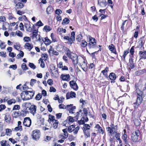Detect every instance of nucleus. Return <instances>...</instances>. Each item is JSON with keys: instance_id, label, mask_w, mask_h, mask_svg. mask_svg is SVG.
I'll use <instances>...</instances> for the list:
<instances>
[{"instance_id": "nucleus-1", "label": "nucleus", "mask_w": 146, "mask_h": 146, "mask_svg": "<svg viewBox=\"0 0 146 146\" xmlns=\"http://www.w3.org/2000/svg\"><path fill=\"white\" fill-rule=\"evenodd\" d=\"M34 91H25L21 94V97L23 100H27L32 98L35 94Z\"/></svg>"}, {"instance_id": "nucleus-2", "label": "nucleus", "mask_w": 146, "mask_h": 146, "mask_svg": "<svg viewBox=\"0 0 146 146\" xmlns=\"http://www.w3.org/2000/svg\"><path fill=\"white\" fill-rule=\"evenodd\" d=\"M32 39L35 41H39L40 42H42L43 40L40 36L38 34V29L34 31L32 33V35L31 36Z\"/></svg>"}, {"instance_id": "nucleus-3", "label": "nucleus", "mask_w": 146, "mask_h": 146, "mask_svg": "<svg viewBox=\"0 0 146 146\" xmlns=\"http://www.w3.org/2000/svg\"><path fill=\"white\" fill-rule=\"evenodd\" d=\"M89 41L88 47L90 49L96 48V42L95 39L91 36H89Z\"/></svg>"}, {"instance_id": "nucleus-4", "label": "nucleus", "mask_w": 146, "mask_h": 146, "mask_svg": "<svg viewBox=\"0 0 146 146\" xmlns=\"http://www.w3.org/2000/svg\"><path fill=\"white\" fill-rule=\"evenodd\" d=\"M64 38L68 41V42L69 44H71L72 42L74 41L75 40V33L73 31L71 32L70 38H69L68 36H64Z\"/></svg>"}, {"instance_id": "nucleus-5", "label": "nucleus", "mask_w": 146, "mask_h": 146, "mask_svg": "<svg viewBox=\"0 0 146 146\" xmlns=\"http://www.w3.org/2000/svg\"><path fill=\"white\" fill-rule=\"evenodd\" d=\"M139 135V131L137 130H136L133 133L131 136V139L133 142L137 141Z\"/></svg>"}, {"instance_id": "nucleus-6", "label": "nucleus", "mask_w": 146, "mask_h": 146, "mask_svg": "<svg viewBox=\"0 0 146 146\" xmlns=\"http://www.w3.org/2000/svg\"><path fill=\"white\" fill-rule=\"evenodd\" d=\"M79 126H77L76 128L73 125H72L68 127V130L69 133H71L73 131H74L73 133L74 134H76L79 129Z\"/></svg>"}, {"instance_id": "nucleus-7", "label": "nucleus", "mask_w": 146, "mask_h": 146, "mask_svg": "<svg viewBox=\"0 0 146 146\" xmlns=\"http://www.w3.org/2000/svg\"><path fill=\"white\" fill-rule=\"evenodd\" d=\"M107 131L111 135L115 134L116 133H117V126L115 125V127L112 128L110 127H108L107 128Z\"/></svg>"}, {"instance_id": "nucleus-8", "label": "nucleus", "mask_w": 146, "mask_h": 146, "mask_svg": "<svg viewBox=\"0 0 146 146\" xmlns=\"http://www.w3.org/2000/svg\"><path fill=\"white\" fill-rule=\"evenodd\" d=\"M31 120L29 117H26L24 118L23 122V125L27 127H30L31 125Z\"/></svg>"}, {"instance_id": "nucleus-9", "label": "nucleus", "mask_w": 146, "mask_h": 146, "mask_svg": "<svg viewBox=\"0 0 146 146\" xmlns=\"http://www.w3.org/2000/svg\"><path fill=\"white\" fill-rule=\"evenodd\" d=\"M32 137L34 139H38L40 137V133L39 130H35L33 131Z\"/></svg>"}, {"instance_id": "nucleus-10", "label": "nucleus", "mask_w": 146, "mask_h": 146, "mask_svg": "<svg viewBox=\"0 0 146 146\" xmlns=\"http://www.w3.org/2000/svg\"><path fill=\"white\" fill-rule=\"evenodd\" d=\"M14 3L15 4V7L16 9H21L24 7L23 4L21 2H20V0H14Z\"/></svg>"}, {"instance_id": "nucleus-11", "label": "nucleus", "mask_w": 146, "mask_h": 146, "mask_svg": "<svg viewBox=\"0 0 146 146\" xmlns=\"http://www.w3.org/2000/svg\"><path fill=\"white\" fill-rule=\"evenodd\" d=\"M124 133L123 134L122 137V139L124 141L125 144L129 146L128 144L129 142V138L127 136V135L126 134V131L125 129L124 130Z\"/></svg>"}, {"instance_id": "nucleus-12", "label": "nucleus", "mask_w": 146, "mask_h": 146, "mask_svg": "<svg viewBox=\"0 0 146 146\" xmlns=\"http://www.w3.org/2000/svg\"><path fill=\"white\" fill-rule=\"evenodd\" d=\"M70 87L74 90H77L78 89V86L76 82L73 80L69 82Z\"/></svg>"}, {"instance_id": "nucleus-13", "label": "nucleus", "mask_w": 146, "mask_h": 146, "mask_svg": "<svg viewBox=\"0 0 146 146\" xmlns=\"http://www.w3.org/2000/svg\"><path fill=\"white\" fill-rule=\"evenodd\" d=\"M76 108L75 106H73L72 104L67 105L66 106V109L68 110L70 113H74V111Z\"/></svg>"}, {"instance_id": "nucleus-14", "label": "nucleus", "mask_w": 146, "mask_h": 146, "mask_svg": "<svg viewBox=\"0 0 146 146\" xmlns=\"http://www.w3.org/2000/svg\"><path fill=\"white\" fill-rule=\"evenodd\" d=\"M138 96H137L136 102L133 103L135 105L136 104L135 106H134L135 108H137L138 106L141 103L142 100V96L138 94Z\"/></svg>"}, {"instance_id": "nucleus-15", "label": "nucleus", "mask_w": 146, "mask_h": 146, "mask_svg": "<svg viewBox=\"0 0 146 146\" xmlns=\"http://www.w3.org/2000/svg\"><path fill=\"white\" fill-rule=\"evenodd\" d=\"M139 55L140 57V59H146V51L143 50H140L139 51Z\"/></svg>"}, {"instance_id": "nucleus-16", "label": "nucleus", "mask_w": 146, "mask_h": 146, "mask_svg": "<svg viewBox=\"0 0 146 146\" xmlns=\"http://www.w3.org/2000/svg\"><path fill=\"white\" fill-rule=\"evenodd\" d=\"M29 109L31 113L34 116L36 113V106L34 105H31Z\"/></svg>"}, {"instance_id": "nucleus-17", "label": "nucleus", "mask_w": 146, "mask_h": 146, "mask_svg": "<svg viewBox=\"0 0 146 146\" xmlns=\"http://www.w3.org/2000/svg\"><path fill=\"white\" fill-rule=\"evenodd\" d=\"M52 69H50V72L51 73L52 76L54 77H56L57 76L58 72L55 69V68L54 66H52Z\"/></svg>"}, {"instance_id": "nucleus-18", "label": "nucleus", "mask_w": 146, "mask_h": 146, "mask_svg": "<svg viewBox=\"0 0 146 146\" xmlns=\"http://www.w3.org/2000/svg\"><path fill=\"white\" fill-rule=\"evenodd\" d=\"M60 78L63 80L68 81L70 80V76L69 74H62Z\"/></svg>"}, {"instance_id": "nucleus-19", "label": "nucleus", "mask_w": 146, "mask_h": 146, "mask_svg": "<svg viewBox=\"0 0 146 146\" xmlns=\"http://www.w3.org/2000/svg\"><path fill=\"white\" fill-rule=\"evenodd\" d=\"M21 124L22 123L21 121H18L17 122V126L16 127L14 128V130L16 131H22L23 130V128Z\"/></svg>"}, {"instance_id": "nucleus-20", "label": "nucleus", "mask_w": 146, "mask_h": 146, "mask_svg": "<svg viewBox=\"0 0 146 146\" xmlns=\"http://www.w3.org/2000/svg\"><path fill=\"white\" fill-rule=\"evenodd\" d=\"M76 95V93L74 92H71L68 93L66 95L67 99H69L70 98H75Z\"/></svg>"}, {"instance_id": "nucleus-21", "label": "nucleus", "mask_w": 146, "mask_h": 146, "mask_svg": "<svg viewBox=\"0 0 146 146\" xmlns=\"http://www.w3.org/2000/svg\"><path fill=\"white\" fill-rule=\"evenodd\" d=\"M66 54L67 56L71 59L74 57V56L76 57V55L75 53L71 52L69 50L67 51Z\"/></svg>"}, {"instance_id": "nucleus-22", "label": "nucleus", "mask_w": 146, "mask_h": 146, "mask_svg": "<svg viewBox=\"0 0 146 146\" xmlns=\"http://www.w3.org/2000/svg\"><path fill=\"white\" fill-rule=\"evenodd\" d=\"M108 48L112 52L116 54L117 52L115 46L113 44H111L109 45Z\"/></svg>"}, {"instance_id": "nucleus-23", "label": "nucleus", "mask_w": 146, "mask_h": 146, "mask_svg": "<svg viewBox=\"0 0 146 146\" xmlns=\"http://www.w3.org/2000/svg\"><path fill=\"white\" fill-rule=\"evenodd\" d=\"M81 60L83 61L82 64H81V68L82 69L84 70V69H86L87 67V65L86 63L85 62L84 59L82 58L81 59Z\"/></svg>"}, {"instance_id": "nucleus-24", "label": "nucleus", "mask_w": 146, "mask_h": 146, "mask_svg": "<svg viewBox=\"0 0 146 146\" xmlns=\"http://www.w3.org/2000/svg\"><path fill=\"white\" fill-rule=\"evenodd\" d=\"M146 71V70L145 69L138 70L135 72V74L136 76H139L143 74Z\"/></svg>"}, {"instance_id": "nucleus-25", "label": "nucleus", "mask_w": 146, "mask_h": 146, "mask_svg": "<svg viewBox=\"0 0 146 146\" xmlns=\"http://www.w3.org/2000/svg\"><path fill=\"white\" fill-rule=\"evenodd\" d=\"M65 46L60 44H58L56 47L57 50L59 52L63 51L65 50Z\"/></svg>"}, {"instance_id": "nucleus-26", "label": "nucleus", "mask_w": 146, "mask_h": 146, "mask_svg": "<svg viewBox=\"0 0 146 146\" xmlns=\"http://www.w3.org/2000/svg\"><path fill=\"white\" fill-rule=\"evenodd\" d=\"M129 66L130 67L129 68L130 70L134 68L135 66L134 64L133 63V60L132 58H130L129 59Z\"/></svg>"}, {"instance_id": "nucleus-27", "label": "nucleus", "mask_w": 146, "mask_h": 146, "mask_svg": "<svg viewBox=\"0 0 146 146\" xmlns=\"http://www.w3.org/2000/svg\"><path fill=\"white\" fill-rule=\"evenodd\" d=\"M49 118L48 120V121L49 123H51V121L54 122L55 120H56L55 119L54 116L52 115H51L49 114Z\"/></svg>"}, {"instance_id": "nucleus-28", "label": "nucleus", "mask_w": 146, "mask_h": 146, "mask_svg": "<svg viewBox=\"0 0 146 146\" xmlns=\"http://www.w3.org/2000/svg\"><path fill=\"white\" fill-rule=\"evenodd\" d=\"M24 47L25 48L30 50L33 48V46L32 45L31 46L29 43L27 42L25 44Z\"/></svg>"}, {"instance_id": "nucleus-29", "label": "nucleus", "mask_w": 146, "mask_h": 146, "mask_svg": "<svg viewBox=\"0 0 146 146\" xmlns=\"http://www.w3.org/2000/svg\"><path fill=\"white\" fill-rule=\"evenodd\" d=\"M139 29V28H136V29H135L134 30L135 31L134 34V36L135 38L137 37L139 33L140 32Z\"/></svg>"}, {"instance_id": "nucleus-30", "label": "nucleus", "mask_w": 146, "mask_h": 146, "mask_svg": "<svg viewBox=\"0 0 146 146\" xmlns=\"http://www.w3.org/2000/svg\"><path fill=\"white\" fill-rule=\"evenodd\" d=\"M109 78L110 80H114L116 78V76L114 73H111L109 76Z\"/></svg>"}, {"instance_id": "nucleus-31", "label": "nucleus", "mask_w": 146, "mask_h": 146, "mask_svg": "<svg viewBox=\"0 0 146 146\" xmlns=\"http://www.w3.org/2000/svg\"><path fill=\"white\" fill-rule=\"evenodd\" d=\"M108 70V68L106 67L105 69L102 71L101 72L103 73V74L105 76L107 77L108 76L107 73Z\"/></svg>"}, {"instance_id": "nucleus-32", "label": "nucleus", "mask_w": 146, "mask_h": 146, "mask_svg": "<svg viewBox=\"0 0 146 146\" xmlns=\"http://www.w3.org/2000/svg\"><path fill=\"white\" fill-rule=\"evenodd\" d=\"M68 129L67 128H66L62 130L63 132V135L64 136L65 138H67L68 136Z\"/></svg>"}, {"instance_id": "nucleus-33", "label": "nucleus", "mask_w": 146, "mask_h": 146, "mask_svg": "<svg viewBox=\"0 0 146 146\" xmlns=\"http://www.w3.org/2000/svg\"><path fill=\"white\" fill-rule=\"evenodd\" d=\"M76 57H74L71 59L72 60L73 63L74 64H77L78 62V60L77 55H76Z\"/></svg>"}, {"instance_id": "nucleus-34", "label": "nucleus", "mask_w": 146, "mask_h": 146, "mask_svg": "<svg viewBox=\"0 0 146 146\" xmlns=\"http://www.w3.org/2000/svg\"><path fill=\"white\" fill-rule=\"evenodd\" d=\"M138 42L139 43V45L138 46V47L140 48L142 47L144 45L145 43V41L142 40L141 38Z\"/></svg>"}, {"instance_id": "nucleus-35", "label": "nucleus", "mask_w": 146, "mask_h": 146, "mask_svg": "<svg viewBox=\"0 0 146 146\" xmlns=\"http://www.w3.org/2000/svg\"><path fill=\"white\" fill-rule=\"evenodd\" d=\"M58 33L59 32L60 35L61 34V33H65L66 32V30L65 29H63V28H58L57 29Z\"/></svg>"}, {"instance_id": "nucleus-36", "label": "nucleus", "mask_w": 146, "mask_h": 146, "mask_svg": "<svg viewBox=\"0 0 146 146\" xmlns=\"http://www.w3.org/2000/svg\"><path fill=\"white\" fill-rule=\"evenodd\" d=\"M46 13L47 14H50L52 12V9L51 6H49L46 9Z\"/></svg>"}, {"instance_id": "nucleus-37", "label": "nucleus", "mask_w": 146, "mask_h": 146, "mask_svg": "<svg viewBox=\"0 0 146 146\" xmlns=\"http://www.w3.org/2000/svg\"><path fill=\"white\" fill-rule=\"evenodd\" d=\"M87 44H88L86 41L82 40L81 43L80 44V45L82 47L84 48L86 46Z\"/></svg>"}, {"instance_id": "nucleus-38", "label": "nucleus", "mask_w": 146, "mask_h": 146, "mask_svg": "<svg viewBox=\"0 0 146 146\" xmlns=\"http://www.w3.org/2000/svg\"><path fill=\"white\" fill-rule=\"evenodd\" d=\"M1 144L2 146H10L7 141H3L1 142Z\"/></svg>"}, {"instance_id": "nucleus-39", "label": "nucleus", "mask_w": 146, "mask_h": 146, "mask_svg": "<svg viewBox=\"0 0 146 146\" xmlns=\"http://www.w3.org/2000/svg\"><path fill=\"white\" fill-rule=\"evenodd\" d=\"M135 125L136 126H138L140 124V123L139 120L135 119L133 120Z\"/></svg>"}, {"instance_id": "nucleus-40", "label": "nucleus", "mask_w": 146, "mask_h": 146, "mask_svg": "<svg viewBox=\"0 0 146 146\" xmlns=\"http://www.w3.org/2000/svg\"><path fill=\"white\" fill-rule=\"evenodd\" d=\"M70 22V20L68 18H65L62 21L63 24H67Z\"/></svg>"}, {"instance_id": "nucleus-41", "label": "nucleus", "mask_w": 146, "mask_h": 146, "mask_svg": "<svg viewBox=\"0 0 146 146\" xmlns=\"http://www.w3.org/2000/svg\"><path fill=\"white\" fill-rule=\"evenodd\" d=\"M45 40L44 41L45 44L46 45H49L51 43V40L49 39L47 37H46L45 38Z\"/></svg>"}, {"instance_id": "nucleus-42", "label": "nucleus", "mask_w": 146, "mask_h": 146, "mask_svg": "<svg viewBox=\"0 0 146 146\" xmlns=\"http://www.w3.org/2000/svg\"><path fill=\"white\" fill-rule=\"evenodd\" d=\"M24 53L23 51H20V53L17 55V58L19 59L23 57L24 56Z\"/></svg>"}, {"instance_id": "nucleus-43", "label": "nucleus", "mask_w": 146, "mask_h": 146, "mask_svg": "<svg viewBox=\"0 0 146 146\" xmlns=\"http://www.w3.org/2000/svg\"><path fill=\"white\" fill-rule=\"evenodd\" d=\"M53 127L54 128L56 129L57 128L58 125V121L57 120H55L53 122Z\"/></svg>"}, {"instance_id": "nucleus-44", "label": "nucleus", "mask_w": 146, "mask_h": 146, "mask_svg": "<svg viewBox=\"0 0 146 146\" xmlns=\"http://www.w3.org/2000/svg\"><path fill=\"white\" fill-rule=\"evenodd\" d=\"M129 50L127 49L124 52V54L123 56V60L124 61L125 60V57L126 55L129 53Z\"/></svg>"}, {"instance_id": "nucleus-45", "label": "nucleus", "mask_w": 146, "mask_h": 146, "mask_svg": "<svg viewBox=\"0 0 146 146\" xmlns=\"http://www.w3.org/2000/svg\"><path fill=\"white\" fill-rule=\"evenodd\" d=\"M15 100L14 99H12L8 101L7 103L8 104L11 105L13 103H15Z\"/></svg>"}, {"instance_id": "nucleus-46", "label": "nucleus", "mask_w": 146, "mask_h": 146, "mask_svg": "<svg viewBox=\"0 0 146 146\" xmlns=\"http://www.w3.org/2000/svg\"><path fill=\"white\" fill-rule=\"evenodd\" d=\"M50 36L53 42L57 41V39L56 38L53 33L51 34Z\"/></svg>"}, {"instance_id": "nucleus-47", "label": "nucleus", "mask_w": 146, "mask_h": 146, "mask_svg": "<svg viewBox=\"0 0 146 146\" xmlns=\"http://www.w3.org/2000/svg\"><path fill=\"white\" fill-rule=\"evenodd\" d=\"M11 130L10 129H6V134L8 135H10L11 134Z\"/></svg>"}, {"instance_id": "nucleus-48", "label": "nucleus", "mask_w": 146, "mask_h": 146, "mask_svg": "<svg viewBox=\"0 0 146 146\" xmlns=\"http://www.w3.org/2000/svg\"><path fill=\"white\" fill-rule=\"evenodd\" d=\"M82 36L81 35H77L76 38V40L78 42L80 41L82 38Z\"/></svg>"}, {"instance_id": "nucleus-49", "label": "nucleus", "mask_w": 146, "mask_h": 146, "mask_svg": "<svg viewBox=\"0 0 146 146\" xmlns=\"http://www.w3.org/2000/svg\"><path fill=\"white\" fill-rule=\"evenodd\" d=\"M13 117L15 118H17L19 115V112H14L13 114Z\"/></svg>"}, {"instance_id": "nucleus-50", "label": "nucleus", "mask_w": 146, "mask_h": 146, "mask_svg": "<svg viewBox=\"0 0 146 146\" xmlns=\"http://www.w3.org/2000/svg\"><path fill=\"white\" fill-rule=\"evenodd\" d=\"M84 132L85 135H86L87 137H90V135L89 132L86 129L84 130Z\"/></svg>"}, {"instance_id": "nucleus-51", "label": "nucleus", "mask_w": 146, "mask_h": 146, "mask_svg": "<svg viewBox=\"0 0 146 146\" xmlns=\"http://www.w3.org/2000/svg\"><path fill=\"white\" fill-rule=\"evenodd\" d=\"M44 24L40 20H39L36 24V26H38L39 27L42 26Z\"/></svg>"}, {"instance_id": "nucleus-52", "label": "nucleus", "mask_w": 146, "mask_h": 146, "mask_svg": "<svg viewBox=\"0 0 146 146\" xmlns=\"http://www.w3.org/2000/svg\"><path fill=\"white\" fill-rule=\"evenodd\" d=\"M16 34L20 37H22L23 34L22 33L19 31H17L15 33Z\"/></svg>"}, {"instance_id": "nucleus-53", "label": "nucleus", "mask_w": 146, "mask_h": 146, "mask_svg": "<svg viewBox=\"0 0 146 146\" xmlns=\"http://www.w3.org/2000/svg\"><path fill=\"white\" fill-rule=\"evenodd\" d=\"M98 2V4L100 5L101 6H105L106 5V2L105 1H101L99 2V1Z\"/></svg>"}, {"instance_id": "nucleus-54", "label": "nucleus", "mask_w": 146, "mask_h": 146, "mask_svg": "<svg viewBox=\"0 0 146 146\" xmlns=\"http://www.w3.org/2000/svg\"><path fill=\"white\" fill-rule=\"evenodd\" d=\"M23 40L25 42H28L31 41V39L30 37L26 36L24 38Z\"/></svg>"}, {"instance_id": "nucleus-55", "label": "nucleus", "mask_w": 146, "mask_h": 146, "mask_svg": "<svg viewBox=\"0 0 146 146\" xmlns=\"http://www.w3.org/2000/svg\"><path fill=\"white\" fill-rule=\"evenodd\" d=\"M42 58H43V60H46L47 59L48 56L47 54H43L42 55Z\"/></svg>"}, {"instance_id": "nucleus-56", "label": "nucleus", "mask_w": 146, "mask_h": 146, "mask_svg": "<svg viewBox=\"0 0 146 146\" xmlns=\"http://www.w3.org/2000/svg\"><path fill=\"white\" fill-rule=\"evenodd\" d=\"M26 30L27 31H29L30 32H33L34 31H35L36 29H35V28H26Z\"/></svg>"}, {"instance_id": "nucleus-57", "label": "nucleus", "mask_w": 146, "mask_h": 146, "mask_svg": "<svg viewBox=\"0 0 146 146\" xmlns=\"http://www.w3.org/2000/svg\"><path fill=\"white\" fill-rule=\"evenodd\" d=\"M67 119H68V120L70 122H73L74 121V119L71 116H69L67 118Z\"/></svg>"}, {"instance_id": "nucleus-58", "label": "nucleus", "mask_w": 146, "mask_h": 146, "mask_svg": "<svg viewBox=\"0 0 146 146\" xmlns=\"http://www.w3.org/2000/svg\"><path fill=\"white\" fill-rule=\"evenodd\" d=\"M36 80L35 79H31L30 82V85L31 86H33L34 84L36 83Z\"/></svg>"}, {"instance_id": "nucleus-59", "label": "nucleus", "mask_w": 146, "mask_h": 146, "mask_svg": "<svg viewBox=\"0 0 146 146\" xmlns=\"http://www.w3.org/2000/svg\"><path fill=\"white\" fill-rule=\"evenodd\" d=\"M0 56L2 57L5 58L6 56V53L4 52H0Z\"/></svg>"}, {"instance_id": "nucleus-60", "label": "nucleus", "mask_w": 146, "mask_h": 146, "mask_svg": "<svg viewBox=\"0 0 146 146\" xmlns=\"http://www.w3.org/2000/svg\"><path fill=\"white\" fill-rule=\"evenodd\" d=\"M59 107L60 109H66V106L63 104H59Z\"/></svg>"}, {"instance_id": "nucleus-61", "label": "nucleus", "mask_w": 146, "mask_h": 146, "mask_svg": "<svg viewBox=\"0 0 146 146\" xmlns=\"http://www.w3.org/2000/svg\"><path fill=\"white\" fill-rule=\"evenodd\" d=\"M29 66L31 68H33V69H35L36 68L35 66L33 63H29Z\"/></svg>"}, {"instance_id": "nucleus-62", "label": "nucleus", "mask_w": 146, "mask_h": 146, "mask_svg": "<svg viewBox=\"0 0 146 146\" xmlns=\"http://www.w3.org/2000/svg\"><path fill=\"white\" fill-rule=\"evenodd\" d=\"M42 98V96L40 94H38L36 96L35 99L36 100H39Z\"/></svg>"}, {"instance_id": "nucleus-63", "label": "nucleus", "mask_w": 146, "mask_h": 146, "mask_svg": "<svg viewBox=\"0 0 146 146\" xmlns=\"http://www.w3.org/2000/svg\"><path fill=\"white\" fill-rule=\"evenodd\" d=\"M20 109V106L19 105H15L13 108V110H19Z\"/></svg>"}, {"instance_id": "nucleus-64", "label": "nucleus", "mask_w": 146, "mask_h": 146, "mask_svg": "<svg viewBox=\"0 0 146 146\" xmlns=\"http://www.w3.org/2000/svg\"><path fill=\"white\" fill-rule=\"evenodd\" d=\"M6 21V18L4 16L0 17V21L4 22Z\"/></svg>"}]
</instances>
